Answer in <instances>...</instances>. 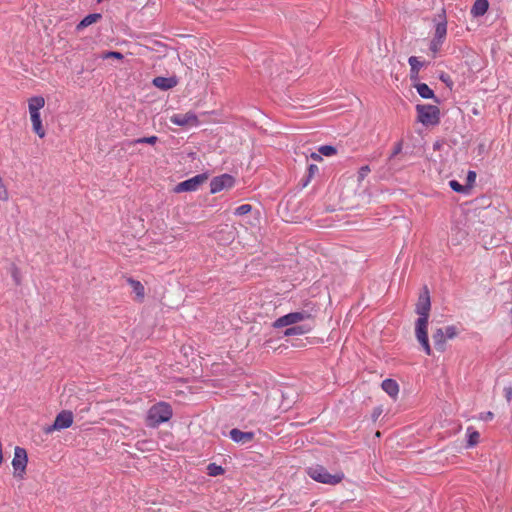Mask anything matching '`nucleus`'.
<instances>
[{
	"label": "nucleus",
	"instance_id": "16",
	"mask_svg": "<svg viewBox=\"0 0 512 512\" xmlns=\"http://www.w3.org/2000/svg\"><path fill=\"white\" fill-rule=\"evenodd\" d=\"M489 8V2L488 0H475L472 8H471V14L474 17H480L483 16Z\"/></svg>",
	"mask_w": 512,
	"mask_h": 512
},
{
	"label": "nucleus",
	"instance_id": "31",
	"mask_svg": "<svg viewBox=\"0 0 512 512\" xmlns=\"http://www.w3.org/2000/svg\"><path fill=\"white\" fill-rule=\"evenodd\" d=\"M449 186L453 191L458 193H462L465 191L464 187L456 180H451L449 182Z\"/></svg>",
	"mask_w": 512,
	"mask_h": 512
},
{
	"label": "nucleus",
	"instance_id": "11",
	"mask_svg": "<svg viewBox=\"0 0 512 512\" xmlns=\"http://www.w3.org/2000/svg\"><path fill=\"white\" fill-rule=\"evenodd\" d=\"M308 318L309 314L306 312H292L275 320V322L273 323V327L282 328L286 326H291L300 323Z\"/></svg>",
	"mask_w": 512,
	"mask_h": 512
},
{
	"label": "nucleus",
	"instance_id": "5",
	"mask_svg": "<svg viewBox=\"0 0 512 512\" xmlns=\"http://www.w3.org/2000/svg\"><path fill=\"white\" fill-rule=\"evenodd\" d=\"M417 119L424 126H435L440 121V110L435 105H416Z\"/></svg>",
	"mask_w": 512,
	"mask_h": 512
},
{
	"label": "nucleus",
	"instance_id": "41",
	"mask_svg": "<svg viewBox=\"0 0 512 512\" xmlns=\"http://www.w3.org/2000/svg\"><path fill=\"white\" fill-rule=\"evenodd\" d=\"M400 150H401V145L399 144V145L397 146V148H396V150H395V152H394V153L396 154V153H398Z\"/></svg>",
	"mask_w": 512,
	"mask_h": 512
},
{
	"label": "nucleus",
	"instance_id": "33",
	"mask_svg": "<svg viewBox=\"0 0 512 512\" xmlns=\"http://www.w3.org/2000/svg\"><path fill=\"white\" fill-rule=\"evenodd\" d=\"M370 172L369 166H362L358 171V180L362 181Z\"/></svg>",
	"mask_w": 512,
	"mask_h": 512
},
{
	"label": "nucleus",
	"instance_id": "39",
	"mask_svg": "<svg viewBox=\"0 0 512 512\" xmlns=\"http://www.w3.org/2000/svg\"><path fill=\"white\" fill-rule=\"evenodd\" d=\"M309 170H310L311 173H314L315 171L318 170V168H317L316 165H310Z\"/></svg>",
	"mask_w": 512,
	"mask_h": 512
},
{
	"label": "nucleus",
	"instance_id": "18",
	"mask_svg": "<svg viewBox=\"0 0 512 512\" xmlns=\"http://www.w3.org/2000/svg\"><path fill=\"white\" fill-rule=\"evenodd\" d=\"M102 18V15L99 13L89 14L84 17L76 26L77 31H82L84 28L98 22Z\"/></svg>",
	"mask_w": 512,
	"mask_h": 512
},
{
	"label": "nucleus",
	"instance_id": "28",
	"mask_svg": "<svg viewBox=\"0 0 512 512\" xmlns=\"http://www.w3.org/2000/svg\"><path fill=\"white\" fill-rule=\"evenodd\" d=\"M443 42H444L443 40H438V39H436V38H433V39L431 40V42H430V50H431V52H432L434 55H436V54L439 52V50L441 49V46H442Z\"/></svg>",
	"mask_w": 512,
	"mask_h": 512
},
{
	"label": "nucleus",
	"instance_id": "8",
	"mask_svg": "<svg viewBox=\"0 0 512 512\" xmlns=\"http://www.w3.org/2000/svg\"><path fill=\"white\" fill-rule=\"evenodd\" d=\"M73 424V414L71 411H61L55 418L53 425L44 428L46 434H50L55 430L69 428Z\"/></svg>",
	"mask_w": 512,
	"mask_h": 512
},
{
	"label": "nucleus",
	"instance_id": "3",
	"mask_svg": "<svg viewBox=\"0 0 512 512\" xmlns=\"http://www.w3.org/2000/svg\"><path fill=\"white\" fill-rule=\"evenodd\" d=\"M172 417V408L165 402H159L153 405L147 413L146 421L150 427H157L161 423L167 422Z\"/></svg>",
	"mask_w": 512,
	"mask_h": 512
},
{
	"label": "nucleus",
	"instance_id": "4",
	"mask_svg": "<svg viewBox=\"0 0 512 512\" xmlns=\"http://www.w3.org/2000/svg\"><path fill=\"white\" fill-rule=\"evenodd\" d=\"M307 473L313 480L323 484L330 485L338 484L344 478V474L342 472H336L334 474H331L320 465L308 468Z\"/></svg>",
	"mask_w": 512,
	"mask_h": 512
},
{
	"label": "nucleus",
	"instance_id": "21",
	"mask_svg": "<svg viewBox=\"0 0 512 512\" xmlns=\"http://www.w3.org/2000/svg\"><path fill=\"white\" fill-rule=\"evenodd\" d=\"M447 34V22L446 20H442L438 22L435 26L434 37L438 40H445Z\"/></svg>",
	"mask_w": 512,
	"mask_h": 512
},
{
	"label": "nucleus",
	"instance_id": "6",
	"mask_svg": "<svg viewBox=\"0 0 512 512\" xmlns=\"http://www.w3.org/2000/svg\"><path fill=\"white\" fill-rule=\"evenodd\" d=\"M27 464V451L20 446H16L14 448V457L12 459L13 477L15 479L23 480L25 478Z\"/></svg>",
	"mask_w": 512,
	"mask_h": 512
},
{
	"label": "nucleus",
	"instance_id": "40",
	"mask_svg": "<svg viewBox=\"0 0 512 512\" xmlns=\"http://www.w3.org/2000/svg\"><path fill=\"white\" fill-rule=\"evenodd\" d=\"M458 234L460 235V238H464L466 236V233L462 231H457V235Z\"/></svg>",
	"mask_w": 512,
	"mask_h": 512
},
{
	"label": "nucleus",
	"instance_id": "1",
	"mask_svg": "<svg viewBox=\"0 0 512 512\" xmlns=\"http://www.w3.org/2000/svg\"><path fill=\"white\" fill-rule=\"evenodd\" d=\"M430 307V297L428 291H425L419 296L418 302L416 304V313L419 315V318L415 323V335L427 355H431L432 353L428 339V319Z\"/></svg>",
	"mask_w": 512,
	"mask_h": 512
},
{
	"label": "nucleus",
	"instance_id": "35",
	"mask_svg": "<svg viewBox=\"0 0 512 512\" xmlns=\"http://www.w3.org/2000/svg\"><path fill=\"white\" fill-rule=\"evenodd\" d=\"M503 392H504V396H505L507 402H511L512 401V387L511 386L504 387Z\"/></svg>",
	"mask_w": 512,
	"mask_h": 512
},
{
	"label": "nucleus",
	"instance_id": "10",
	"mask_svg": "<svg viewBox=\"0 0 512 512\" xmlns=\"http://www.w3.org/2000/svg\"><path fill=\"white\" fill-rule=\"evenodd\" d=\"M235 179L229 174H222L214 177L210 182V192L212 194L221 192L226 189H230L234 186Z\"/></svg>",
	"mask_w": 512,
	"mask_h": 512
},
{
	"label": "nucleus",
	"instance_id": "14",
	"mask_svg": "<svg viewBox=\"0 0 512 512\" xmlns=\"http://www.w3.org/2000/svg\"><path fill=\"white\" fill-rule=\"evenodd\" d=\"M230 437L234 442L244 444L251 441L254 434L252 432H243L239 429H232L230 431Z\"/></svg>",
	"mask_w": 512,
	"mask_h": 512
},
{
	"label": "nucleus",
	"instance_id": "38",
	"mask_svg": "<svg viewBox=\"0 0 512 512\" xmlns=\"http://www.w3.org/2000/svg\"><path fill=\"white\" fill-rule=\"evenodd\" d=\"M310 157L314 160V161H322V155L320 153H311Z\"/></svg>",
	"mask_w": 512,
	"mask_h": 512
},
{
	"label": "nucleus",
	"instance_id": "29",
	"mask_svg": "<svg viewBox=\"0 0 512 512\" xmlns=\"http://www.w3.org/2000/svg\"><path fill=\"white\" fill-rule=\"evenodd\" d=\"M443 42H444L443 40H438V39H436V38H433V39L431 40V42H430V50H431V52H432L434 55H436V54L439 52V50L441 49V46H442Z\"/></svg>",
	"mask_w": 512,
	"mask_h": 512
},
{
	"label": "nucleus",
	"instance_id": "24",
	"mask_svg": "<svg viewBox=\"0 0 512 512\" xmlns=\"http://www.w3.org/2000/svg\"><path fill=\"white\" fill-rule=\"evenodd\" d=\"M318 151L322 156H326V157L333 156L337 153L336 148L331 145H323V146L319 147Z\"/></svg>",
	"mask_w": 512,
	"mask_h": 512
},
{
	"label": "nucleus",
	"instance_id": "32",
	"mask_svg": "<svg viewBox=\"0 0 512 512\" xmlns=\"http://www.w3.org/2000/svg\"><path fill=\"white\" fill-rule=\"evenodd\" d=\"M102 58L103 59L115 58V59L121 60V59H123V55L120 52L109 51V52L104 53L102 55Z\"/></svg>",
	"mask_w": 512,
	"mask_h": 512
},
{
	"label": "nucleus",
	"instance_id": "25",
	"mask_svg": "<svg viewBox=\"0 0 512 512\" xmlns=\"http://www.w3.org/2000/svg\"><path fill=\"white\" fill-rule=\"evenodd\" d=\"M158 141L157 136L142 137L132 141V144H150L154 145Z\"/></svg>",
	"mask_w": 512,
	"mask_h": 512
},
{
	"label": "nucleus",
	"instance_id": "23",
	"mask_svg": "<svg viewBox=\"0 0 512 512\" xmlns=\"http://www.w3.org/2000/svg\"><path fill=\"white\" fill-rule=\"evenodd\" d=\"M466 436H467V446L473 447L478 444L480 439V434L474 430L472 427H468L466 430Z\"/></svg>",
	"mask_w": 512,
	"mask_h": 512
},
{
	"label": "nucleus",
	"instance_id": "27",
	"mask_svg": "<svg viewBox=\"0 0 512 512\" xmlns=\"http://www.w3.org/2000/svg\"><path fill=\"white\" fill-rule=\"evenodd\" d=\"M208 474L211 476H218L223 474L224 470L221 466H218L216 464H209L208 465Z\"/></svg>",
	"mask_w": 512,
	"mask_h": 512
},
{
	"label": "nucleus",
	"instance_id": "20",
	"mask_svg": "<svg viewBox=\"0 0 512 512\" xmlns=\"http://www.w3.org/2000/svg\"><path fill=\"white\" fill-rule=\"evenodd\" d=\"M310 331H311V327L308 325L293 326V327L287 328L284 332V335L285 336L303 335Z\"/></svg>",
	"mask_w": 512,
	"mask_h": 512
},
{
	"label": "nucleus",
	"instance_id": "2",
	"mask_svg": "<svg viewBox=\"0 0 512 512\" xmlns=\"http://www.w3.org/2000/svg\"><path fill=\"white\" fill-rule=\"evenodd\" d=\"M45 103V98L40 95L32 96L27 100L32 130L40 139L46 136V130L41 118V109L44 108Z\"/></svg>",
	"mask_w": 512,
	"mask_h": 512
},
{
	"label": "nucleus",
	"instance_id": "36",
	"mask_svg": "<svg viewBox=\"0 0 512 512\" xmlns=\"http://www.w3.org/2000/svg\"><path fill=\"white\" fill-rule=\"evenodd\" d=\"M476 179V173L474 171H469L467 174V180L470 184H473Z\"/></svg>",
	"mask_w": 512,
	"mask_h": 512
},
{
	"label": "nucleus",
	"instance_id": "9",
	"mask_svg": "<svg viewBox=\"0 0 512 512\" xmlns=\"http://www.w3.org/2000/svg\"><path fill=\"white\" fill-rule=\"evenodd\" d=\"M170 122L184 128L196 127L200 123L197 115L192 111L173 114L170 117Z\"/></svg>",
	"mask_w": 512,
	"mask_h": 512
},
{
	"label": "nucleus",
	"instance_id": "37",
	"mask_svg": "<svg viewBox=\"0 0 512 512\" xmlns=\"http://www.w3.org/2000/svg\"><path fill=\"white\" fill-rule=\"evenodd\" d=\"M492 418H493V413H492V412H490V411H489V412H486L485 414H482V415L480 416V419H481V420H486V421H487V420H491Z\"/></svg>",
	"mask_w": 512,
	"mask_h": 512
},
{
	"label": "nucleus",
	"instance_id": "34",
	"mask_svg": "<svg viewBox=\"0 0 512 512\" xmlns=\"http://www.w3.org/2000/svg\"><path fill=\"white\" fill-rule=\"evenodd\" d=\"M439 79L446 84L447 87L452 88L453 81L451 80L450 76L446 73H441L439 76Z\"/></svg>",
	"mask_w": 512,
	"mask_h": 512
},
{
	"label": "nucleus",
	"instance_id": "13",
	"mask_svg": "<svg viewBox=\"0 0 512 512\" xmlns=\"http://www.w3.org/2000/svg\"><path fill=\"white\" fill-rule=\"evenodd\" d=\"M408 62H409V65L411 67L410 78H411V80L413 82H416V81L419 80V72H420V70H421V68L423 67L424 64L416 56H411L408 59Z\"/></svg>",
	"mask_w": 512,
	"mask_h": 512
},
{
	"label": "nucleus",
	"instance_id": "17",
	"mask_svg": "<svg viewBox=\"0 0 512 512\" xmlns=\"http://www.w3.org/2000/svg\"><path fill=\"white\" fill-rule=\"evenodd\" d=\"M432 339L436 349L439 351H444L447 338L444 334L443 328L436 329L432 335Z\"/></svg>",
	"mask_w": 512,
	"mask_h": 512
},
{
	"label": "nucleus",
	"instance_id": "12",
	"mask_svg": "<svg viewBox=\"0 0 512 512\" xmlns=\"http://www.w3.org/2000/svg\"><path fill=\"white\" fill-rule=\"evenodd\" d=\"M153 85L161 90H169L178 84L176 77H156L152 81Z\"/></svg>",
	"mask_w": 512,
	"mask_h": 512
},
{
	"label": "nucleus",
	"instance_id": "7",
	"mask_svg": "<svg viewBox=\"0 0 512 512\" xmlns=\"http://www.w3.org/2000/svg\"><path fill=\"white\" fill-rule=\"evenodd\" d=\"M208 177L209 176L206 173L196 175L190 179L178 183L175 186L174 191L176 193L196 191L208 180Z\"/></svg>",
	"mask_w": 512,
	"mask_h": 512
},
{
	"label": "nucleus",
	"instance_id": "30",
	"mask_svg": "<svg viewBox=\"0 0 512 512\" xmlns=\"http://www.w3.org/2000/svg\"><path fill=\"white\" fill-rule=\"evenodd\" d=\"M443 330H444V334H445L447 339H453L458 334L457 328L455 326H452V325L443 328Z\"/></svg>",
	"mask_w": 512,
	"mask_h": 512
},
{
	"label": "nucleus",
	"instance_id": "22",
	"mask_svg": "<svg viewBox=\"0 0 512 512\" xmlns=\"http://www.w3.org/2000/svg\"><path fill=\"white\" fill-rule=\"evenodd\" d=\"M128 283L131 286L133 292L136 294V296L139 299H143L145 295V289L141 282L130 278L128 279Z\"/></svg>",
	"mask_w": 512,
	"mask_h": 512
},
{
	"label": "nucleus",
	"instance_id": "19",
	"mask_svg": "<svg viewBox=\"0 0 512 512\" xmlns=\"http://www.w3.org/2000/svg\"><path fill=\"white\" fill-rule=\"evenodd\" d=\"M413 86L416 89L417 93L422 98H424V99H433V98H435L433 90L430 89L427 84L420 83V82L416 81V82H414Z\"/></svg>",
	"mask_w": 512,
	"mask_h": 512
},
{
	"label": "nucleus",
	"instance_id": "15",
	"mask_svg": "<svg viewBox=\"0 0 512 512\" xmlns=\"http://www.w3.org/2000/svg\"><path fill=\"white\" fill-rule=\"evenodd\" d=\"M382 389L393 399H396L399 393V385L393 379H385L381 384Z\"/></svg>",
	"mask_w": 512,
	"mask_h": 512
},
{
	"label": "nucleus",
	"instance_id": "26",
	"mask_svg": "<svg viewBox=\"0 0 512 512\" xmlns=\"http://www.w3.org/2000/svg\"><path fill=\"white\" fill-rule=\"evenodd\" d=\"M252 206L250 204H242L234 210L236 216H243L250 213Z\"/></svg>",
	"mask_w": 512,
	"mask_h": 512
}]
</instances>
